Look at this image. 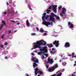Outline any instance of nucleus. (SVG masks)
Returning <instances> with one entry per match:
<instances>
[{
	"instance_id": "nucleus-1",
	"label": "nucleus",
	"mask_w": 76,
	"mask_h": 76,
	"mask_svg": "<svg viewBox=\"0 0 76 76\" xmlns=\"http://www.w3.org/2000/svg\"><path fill=\"white\" fill-rule=\"evenodd\" d=\"M51 15H46V13H44L42 15V19L43 20V23L42 25H46V26L48 27L49 25H51V23L50 22H48L47 21H45V19L46 20H47V18H48L49 17H50V19L49 20V21L50 22H54L55 20V18H54V17H57V15H55L54 13L53 12L51 13L50 14Z\"/></svg>"
},
{
	"instance_id": "nucleus-2",
	"label": "nucleus",
	"mask_w": 76,
	"mask_h": 76,
	"mask_svg": "<svg viewBox=\"0 0 76 76\" xmlns=\"http://www.w3.org/2000/svg\"><path fill=\"white\" fill-rule=\"evenodd\" d=\"M33 48L31 49V50L34 49H36L37 48H41L42 44H44V45H46L47 42L45 41H44L43 40H41L39 41H37L36 42H34L33 44Z\"/></svg>"
},
{
	"instance_id": "nucleus-3",
	"label": "nucleus",
	"mask_w": 76,
	"mask_h": 76,
	"mask_svg": "<svg viewBox=\"0 0 76 76\" xmlns=\"http://www.w3.org/2000/svg\"><path fill=\"white\" fill-rule=\"evenodd\" d=\"M57 5H52L51 6H50L49 8L46 10L47 13H48L49 12H51V9L52 7L53 8V11L55 13H57Z\"/></svg>"
},
{
	"instance_id": "nucleus-4",
	"label": "nucleus",
	"mask_w": 76,
	"mask_h": 76,
	"mask_svg": "<svg viewBox=\"0 0 76 76\" xmlns=\"http://www.w3.org/2000/svg\"><path fill=\"white\" fill-rule=\"evenodd\" d=\"M47 46L42 47V48L39 49V51L41 52H38L37 53V55L41 56L42 55V53H47Z\"/></svg>"
},
{
	"instance_id": "nucleus-5",
	"label": "nucleus",
	"mask_w": 76,
	"mask_h": 76,
	"mask_svg": "<svg viewBox=\"0 0 76 76\" xmlns=\"http://www.w3.org/2000/svg\"><path fill=\"white\" fill-rule=\"evenodd\" d=\"M48 61H45V66H46L47 69L49 65H46L48 63H50V64H52L53 63H54V61H53V58L51 59L50 57H49L48 58Z\"/></svg>"
},
{
	"instance_id": "nucleus-6",
	"label": "nucleus",
	"mask_w": 76,
	"mask_h": 76,
	"mask_svg": "<svg viewBox=\"0 0 76 76\" xmlns=\"http://www.w3.org/2000/svg\"><path fill=\"white\" fill-rule=\"evenodd\" d=\"M31 60L32 61H33L34 62V63H33V66L34 68H35V67H36V66H37V64L36 63H38V62H39V61L38 60L37 58L36 57H32Z\"/></svg>"
},
{
	"instance_id": "nucleus-7",
	"label": "nucleus",
	"mask_w": 76,
	"mask_h": 76,
	"mask_svg": "<svg viewBox=\"0 0 76 76\" xmlns=\"http://www.w3.org/2000/svg\"><path fill=\"white\" fill-rule=\"evenodd\" d=\"M57 67H58V65L56 64L53 67L49 68L48 69V72H53V71L55 70V69L56 68H57Z\"/></svg>"
},
{
	"instance_id": "nucleus-8",
	"label": "nucleus",
	"mask_w": 76,
	"mask_h": 76,
	"mask_svg": "<svg viewBox=\"0 0 76 76\" xmlns=\"http://www.w3.org/2000/svg\"><path fill=\"white\" fill-rule=\"evenodd\" d=\"M66 12V9L64 8H63L62 12L60 14L61 16L63 18V19H64L65 18L64 17V15H65Z\"/></svg>"
},
{
	"instance_id": "nucleus-9",
	"label": "nucleus",
	"mask_w": 76,
	"mask_h": 76,
	"mask_svg": "<svg viewBox=\"0 0 76 76\" xmlns=\"http://www.w3.org/2000/svg\"><path fill=\"white\" fill-rule=\"evenodd\" d=\"M34 72H35V76L37 75V73H40V75H41V73H42V71H39L37 68H36L34 69Z\"/></svg>"
},
{
	"instance_id": "nucleus-10",
	"label": "nucleus",
	"mask_w": 76,
	"mask_h": 76,
	"mask_svg": "<svg viewBox=\"0 0 76 76\" xmlns=\"http://www.w3.org/2000/svg\"><path fill=\"white\" fill-rule=\"evenodd\" d=\"M61 70H60L56 72V73H59L58 75H57V74H55L53 75H51V76H61L62 75V72H61Z\"/></svg>"
},
{
	"instance_id": "nucleus-11",
	"label": "nucleus",
	"mask_w": 76,
	"mask_h": 76,
	"mask_svg": "<svg viewBox=\"0 0 76 76\" xmlns=\"http://www.w3.org/2000/svg\"><path fill=\"white\" fill-rule=\"evenodd\" d=\"M59 41L55 40L53 42V44L54 45H55V46L56 47H58V45H59Z\"/></svg>"
},
{
	"instance_id": "nucleus-12",
	"label": "nucleus",
	"mask_w": 76,
	"mask_h": 76,
	"mask_svg": "<svg viewBox=\"0 0 76 76\" xmlns=\"http://www.w3.org/2000/svg\"><path fill=\"white\" fill-rule=\"evenodd\" d=\"M26 3L28 4V7L29 9L30 10H32V8L31 7V4H30V2L29 1H27V0H25Z\"/></svg>"
},
{
	"instance_id": "nucleus-13",
	"label": "nucleus",
	"mask_w": 76,
	"mask_h": 76,
	"mask_svg": "<svg viewBox=\"0 0 76 76\" xmlns=\"http://www.w3.org/2000/svg\"><path fill=\"white\" fill-rule=\"evenodd\" d=\"M68 26L69 28H74L73 25L72 24V23H70V22H68Z\"/></svg>"
},
{
	"instance_id": "nucleus-14",
	"label": "nucleus",
	"mask_w": 76,
	"mask_h": 76,
	"mask_svg": "<svg viewBox=\"0 0 76 76\" xmlns=\"http://www.w3.org/2000/svg\"><path fill=\"white\" fill-rule=\"evenodd\" d=\"M56 17V19H55V20L53 22H54V23H56L55 22V21H58V22H60V17L59 16H57V17Z\"/></svg>"
},
{
	"instance_id": "nucleus-15",
	"label": "nucleus",
	"mask_w": 76,
	"mask_h": 76,
	"mask_svg": "<svg viewBox=\"0 0 76 76\" xmlns=\"http://www.w3.org/2000/svg\"><path fill=\"white\" fill-rule=\"evenodd\" d=\"M64 47L66 48H69V47H70V43L69 42H66L64 45Z\"/></svg>"
},
{
	"instance_id": "nucleus-16",
	"label": "nucleus",
	"mask_w": 76,
	"mask_h": 76,
	"mask_svg": "<svg viewBox=\"0 0 76 76\" xmlns=\"http://www.w3.org/2000/svg\"><path fill=\"white\" fill-rule=\"evenodd\" d=\"M57 50H56L54 51V52H53L52 51H50V54H51L52 55V54H57Z\"/></svg>"
},
{
	"instance_id": "nucleus-17",
	"label": "nucleus",
	"mask_w": 76,
	"mask_h": 76,
	"mask_svg": "<svg viewBox=\"0 0 76 76\" xmlns=\"http://www.w3.org/2000/svg\"><path fill=\"white\" fill-rule=\"evenodd\" d=\"M26 23L27 25V26H28V28L29 27V26H30V23L29 22V21H28V20H27L26 21Z\"/></svg>"
},
{
	"instance_id": "nucleus-18",
	"label": "nucleus",
	"mask_w": 76,
	"mask_h": 76,
	"mask_svg": "<svg viewBox=\"0 0 76 76\" xmlns=\"http://www.w3.org/2000/svg\"><path fill=\"white\" fill-rule=\"evenodd\" d=\"M66 64H67V63H66V62H64L62 63V64L63 66H66Z\"/></svg>"
},
{
	"instance_id": "nucleus-19",
	"label": "nucleus",
	"mask_w": 76,
	"mask_h": 76,
	"mask_svg": "<svg viewBox=\"0 0 76 76\" xmlns=\"http://www.w3.org/2000/svg\"><path fill=\"white\" fill-rule=\"evenodd\" d=\"M47 45L49 47H53V45L52 44H51L50 45Z\"/></svg>"
},
{
	"instance_id": "nucleus-20",
	"label": "nucleus",
	"mask_w": 76,
	"mask_h": 76,
	"mask_svg": "<svg viewBox=\"0 0 76 76\" xmlns=\"http://www.w3.org/2000/svg\"><path fill=\"white\" fill-rule=\"evenodd\" d=\"M2 23L4 24V25L5 26L6 25V23H5V22H4V20H2Z\"/></svg>"
},
{
	"instance_id": "nucleus-21",
	"label": "nucleus",
	"mask_w": 76,
	"mask_h": 76,
	"mask_svg": "<svg viewBox=\"0 0 76 76\" xmlns=\"http://www.w3.org/2000/svg\"><path fill=\"white\" fill-rule=\"evenodd\" d=\"M39 31L40 32H43V31H44V30H43V29L42 28H41L40 29Z\"/></svg>"
},
{
	"instance_id": "nucleus-22",
	"label": "nucleus",
	"mask_w": 76,
	"mask_h": 76,
	"mask_svg": "<svg viewBox=\"0 0 76 76\" xmlns=\"http://www.w3.org/2000/svg\"><path fill=\"white\" fill-rule=\"evenodd\" d=\"M3 26H4L3 24L1 25V27H0V30H1V29H2V28H3Z\"/></svg>"
},
{
	"instance_id": "nucleus-23",
	"label": "nucleus",
	"mask_w": 76,
	"mask_h": 76,
	"mask_svg": "<svg viewBox=\"0 0 76 76\" xmlns=\"http://www.w3.org/2000/svg\"><path fill=\"white\" fill-rule=\"evenodd\" d=\"M35 29H36L37 30V31H39V29H38V28H34L33 29V31H35Z\"/></svg>"
},
{
	"instance_id": "nucleus-24",
	"label": "nucleus",
	"mask_w": 76,
	"mask_h": 76,
	"mask_svg": "<svg viewBox=\"0 0 76 76\" xmlns=\"http://www.w3.org/2000/svg\"><path fill=\"white\" fill-rule=\"evenodd\" d=\"M7 14V12H3V15H4V16H6V15Z\"/></svg>"
},
{
	"instance_id": "nucleus-25",
	"label": "nucleus",
	"mask_w": 76,
	"mask_h": 76,
	"mask_svg": "<svg viewBox=\"0 0 76 76\" xmlns=\"http://www.w3.org/2000/svg\"><path fill=\"white\" fill-rule=\"evenodd\" d=\"M31 35L32 36H34V35H36V34L35 33H32L31 34Z\"/></svg>"
},
{
	"instance_id": "nucleus-26",
	"label": "nucleus",
	"mask_w": 76,
	"mask_h": 76,
	"mask_svg": "<svg viewBox=\"0 0 76 76\" xmlns=\"http://www.w3.org/2000/svg\"><path fill=\"white\" fill-rule=\"evenodd\" d=\"M42 59V60H44V56H43V55H42L41 57Z\"/></svg>"
},
{
	"instance_id": "nucleus-27",
	"label": "nucleus",
	"mask_w": 76,
	"mask_h": 76,
	"mask_svg": "<svg viewBox=\"0 0 76 76\" xmlns=\"http://www.w3.org/2000/svg\"><path fill=\"white\" fill-rule=\"evenodd\" d=\"M13 57H16V53H13Z\"/></svg>"
},
{
	"instance_id": "nucleus-28",
	"label": "nucleus",
	"mask_w": 76,
	"mask_h": 76,
	"mask_svg": "<svg viewBox=\"0 0 76 76\" xmlns=\"http://www.w3.org/2000/svg\"><path fill=\"white\" fill-rule=\"evenodd\" d=\"M15 3H16V2L15 1H14L13 2V4L14 7H16V4H15Z\"/></svg>"
},
{
	"instance_id": "nucleus-29",
	"label": "nucleus",
	"mask_w": 76,
	"mask_h": 76,
	"mask_svg": "<svg viewBox=\"0 0 76 76\" xmlns=\"http://www.w3.org/2000/svg\"><path fill=\"white\" fill-rule=\"evenodd\" d=\"M62 7V6H60V7H59L58 8V9L59 10H61V7Z\"/></svg>"
},
{
	"instance_id": "nucleus-30",
	"label": "nucleus",
	"mask_w": 76,
	"mask_h": 76,
	"mask_svg": "<svg viewBox=\"0 0 76 76\" xmlns=\"http://www.w3.org/2000/svg\"><path fill=\"white\" fill-rule=\"evenodd\" d=\"M44 56H45L46 57H48V55L47 54L44 53Z\"/></svg>"
},
{
	"instance_id": "nucleus-31",
	"label": "nucleus",
	"mask_w": 76,
	"mask_h": 76,
	"mask_svg": "<svg viewBox=\"0 0 76 76\" xmlns=\"http://www.w3.org/2000/svg\"><path fill=\"white\" fill-rule=\"evenodd\" d=\"M7 44H8V43L7 42H5L4 43V45H7Z\"/></svg>"
},
{
	"instance_id": "nucleus-32",
	"label": "nucleus",
	"mask_w": 76,
	"mask_h": 76,
	"mask_svg": "<svg viewBox=\"0 0 76 76\" xmlns=\"http://www.w3.org/2000/svg\"><path fill=\"white\" fill-rule=\"evenodd\" d=\"M16 67H17L16 69H19V67L18 65H16ZM17 67H18V68H17Z\"/></svg>"
},
{
	"instance_id": "nucleus-33",
	"label": "nucleus",
	"mask_w": 76,
	"mask_h": 76,
	"mask_svg": "<svg viewBox=\"0 0 76 76\" xmlns=\"http://www.w3.org/2000/svg\"><path fill=\"white\" fill-rule=\"evenodd\" d=\"M1 48H3V47H4V45H1Z\"/></svg>"
},
{
	"instance_id": "nucleus-34",
	"label": "nucleus",
	"mask_w": 76,
	"mask_h": 76,
	"mask_svg": "<svg viewBox=\"0 0 76 76\" xmlns=\"http://www.w3.org/2000/svg\"><path fill=\"white\" fill-rule=\"evenodd\" d=\"M52 51H56V49H54V48H52Z\"/></svg>"
},
{
	"instance_id": "nucleus-35",
	"label": "nucleus",
	"mask_w": 76,
	"mask_h": 76,
	"mask_svg": "<svg viewBox=\"0 0 76 76\" xmlns=\"http://www.w3.org/2000/svg\"><path fill=\"white\" fill-rule=\"evenodd\" d=\"M8 32L9 34H10V33H11V30H8Z\"/></svg>"
},
{
	"instance_id": "nucleus-36",
	"label": "nucleus",
	"mask_w": 76,
	"mask_h": 76,
	"mask_svg": "<svg viewBox=\"0 0 76 76\" xmlns=\"http://www.w3.org/2000/svg\"><path fill=\"white\" fill-rule=\"evenodd\" d=\"M4 34H2V35L1 36V38H3L4 37Z\"/></svg>"
},
{
	"instance_id": "nucleus-37",
	"label": "nucleus",
	"mask_w": 76,
	"mask_h": 76,
	"mask_svg": "<svg viewBox=\"0 0 76 76\" xmlns=\"http://www.w3.org/2000/svg\"><path fill=\"white\" fill-rule=\"evenodd\" d=\"M10 22H13V23H15V21L13 20H11Z\"/></svg>"
},
{
	"instance_id": "nucleus-38",
	"label": "nucleus",
	"mask_w": 76,
	"mask_h": 76,
	"mask_svg": "<svg viewBox=\"0 0 76 76\" xmlns=\"http://www.w3.org/2000/svg\"><path fill=\"white\" fill-rule=\"evenodd\" d=\"M75 53H72V56H75Z\"/></svg>"
},
{
	"instance_id": "nucleus-39",
	"label": "nucleus",
	"mask_w": 76,
	"mask_h": 76,
	"mask_svg": "<svg viewBox=\"0 0 76 76\" xmlns=\"http://www.w3.org/2000/svg\"><path fill=\"white\" fill-rule=\"evenodd\" d=\"M74 57H75V58H76V55H75L74 56H73L72 57V58H74Z\"/></svg>"
},
{
	"instance_id": "nucleus-40",
	"label": "nucleus",
	"mask_w": 76,
	"mask_h": 76,
	"mask_svg": "<svg viewBox=\"0 0 76 76\" xmlns=\"http://www.w3.org/2000/svg\"><path fill=\"white\" fill-rule=\"evenodd\" d=\"M37 50H35L33 52H34V53H37V52L36 51Z\"/></svg>"
},
{
	"instance_id": "nucleus-41",
	"label": "nucleus",
	"mask_w": 76,
	"mask_h": 76,
	"mask_svg": "<svg viewBox=\"0 0 76 76\" xmlns=\"http://www.w3.org/2000/svg\"><path fill=\"white\" fill-rule=\"evenodd\" d=\"M47 33H45L43 34V35H47Z\"/></svg>"
},
{
	"instance_id": "nucleus-42",
	"label": "nucleus",
	"mask_w": 76,
	"mask_h": 76,
	"mask_svg": "<svg viewBox=\"0 0 76 76\" xmlns=\"http://www.w3.org/2000/svg\"><path fill=\"white\" fill-rule=\"evenodd\" d=\"M25 76H29V75H28L27 74H26L25 75Z\"/></svg>"
},
{
	"instance_id": "nucleus-43",
	"label": "nucleus",
	"mask_w": 76,
	"mask_h": 76,
	"mask_svg": "<svg viewBox=\"0 0 76 76\" xmlns=\"http://www.w3.org/2000/svg\"><path fill=\"white\" fill-rule=\"evenodd\" d=\"M6 3L7 6H9V3H8V2H7Z\"/></svg>"
},
{
	"instance_id": "nucleus-44",
	"label": "nucleus",
	"mask_w": 76,
	"mask_h": 76,
	"mask_svg": "<svg viewBox=\"0 0 76 76\" xmlns=\"http://www.w3.org/2000/svg\"><path fill=\"white\" fill-rule=\"evenodd\" d=\"M31 55H32V56H34V53H31Z\"/></svg>"
},
{
	"instance_id": "nucleus-45",
	"label": "nucleus",
	"mask_w": 76,
	"mask_h": 76,
	"mask_svg": "<svg viewBox=\"0 0 76 76\" xmlns=\"http://www.w3.org/2000/svg\"><path fill=\"white\" fill-rule=\"evenodd\" d=\"M71 16H72V17H74V15L73 14H71Z\"/></svg>"
},
{
	"instance_id": "nucleus-46",
	"label": "nucleus",
	"mask_w": 76,
	"mask_h": 76,
	"mask_svg": "<svg viewBox=\"0 0 76 76\" xmlns=\"http://www.w3.org/2000/svg\"><path fill=\"white\" fill-rule=\"evenodd\" d=\"M5 59H7V57L5 56Z\"/></svg>"
},
{
	"instance_id": "nucleus-47",
	"label": "nucleus",
	"mask_w": 76,
	"mask_h": 76,
	"mask_svg": "<svg viewBox=\"0 0 76 76\" xmlns=\"http://www.w3.org/2000/svg\"><path fill=\"white\" fill-rule=\"evenodd\" d=\"M64 70H64V69L62 71V72H63L64 71Z\"/></svg>"
},
{
	"instance_id": "nucleus-48",
	"label": "nucleus",
	"mask_w": 76,
	"mask_h": 76,
	"mask_svg": "<svg viewBox=\"0 0 76 76\" xmlns=\"http://www.w3.org/2000/svg\"><path fill=\"white\" fill-rule=\"evenodd\" d=\"M17 32V30H15L14 31V32Z\"/></svg>"
},
{
	"instance_id": "nucleus-49",
	"label": "nucleus",
	"mask_w": 76,
	"mask_h": 76,
	"mask_svg": "<svg viewBox=\"0 0 76 76\" xmlns=\"http://www.w3.org/2000/svg\"><path fill=\"white\" fill-rule=\"evenodd\" d=\"M20 23H18L17 24V25H20Z\"/></svg>"
},
{
	"instance_id": "nucleus-50",
	"label": "nucleus",
	"mask_w": 76,
	"mask_h": 76,
	"mask_svg": "<svg viewBox=\"0 0 76 76\" xmlns=\"http://www.w3.org/2000/svg\"><path fill=\"white\" fill-rule=\"evenodd\" d=\"M46 3H50V1H48L46 2Z\"/></svg>"
},
{
	"instance_id": "nucleus-51",
	"label": "nucleus",
	"mask_w": 76,
	"mask_h": 76,
	"mask_svg": "<svg viewBox=\"0 0 76 76\" xmlns=\"http://www.w3.org/2000/svg\"><path fill=\"white\" fill-rule=\"evenodd\" d=\"M76 66V64H74V66Z\"/></svg>"
},
{
	"instance_id": "nucleus-52",
	"label": "nucleus",
	"mask_w": 76,
	"mask_h": 76,
	"mask_svg": "<svg viewBox=\"0 0 76 76\" xmlns=\"http://www.w3.org/2000/svg\"><path fill=\"white\" fill-rule=\"evenodd\" d=\"M18 13V11H15V13Z\"/></svg>"
},
{
	"instance_id": "nucleus-53",
	"label": "nucleus",
	"mask_w": 76,
	"mask_h": 76,
	"mask_svg": "<svg viewBox=\"0 0 76 76\" xmlns=\"http://www.w3.org/2000/svg\"><path fill=\"white\" fill-rule=\"evenodd\" d=\"M10 1H11V2H9V3H12V0H10Z\"/></svg>"
},
{
	"instance_id": "nucleus-54",
	"label": "nucleus",
	"mask_w": 76,
	"mask_h": 76,
	"mask_svg": "<svg viewBox=\"0 0 76 76\" xmlns=\"http://www.w3.org/2000/svg\"><path fill=\"white\" fill-rule=\"evenodd\" d=\"M63 55H61V57H63Z\"/></svg>"
},
{
	"instance_id": "nucleus-55",
	"label": "nucleus",
	"mask_w": 76,
	"mask_h": 76,
	"mask_svg": "<svg viewBox=\"0 0 76 76\" xmlns=\"http://www.w3.org/2000/svg\"><path fill=\"white\" fill-rule=\"evenodd\" d=\"M69 56H72V55H71V54H69Z\"/></svg>"
},
{
	"instance_id": "nucleus-56",
	"label": "nucleus",
	"mask_w": 76,
	"mask_h": 76,
	"mask_svg": "<svg viewBox=\"0 0 76 76\" xmlns=\"http://www.w3.org/2000/svg\"><path fill=\"white\" fill-rule=\"evenodd\" d=\"M65 59H67V58H65L64 59L65 60Z\"/></svg>"
},
{
	"instance_id": "nucleus-57",
	"label": "nucleus",
	"mask_w": 76,
	"mask_h": 76,
	"mask_svg": "<svg viewBox=\"0 0 76 76\" xmlns=\"http://www.w3.org/2000/svg\"><path fill=\"white\" fill-rule=\"evenodd\" d=\"M61 60H59V62H61Z\"/></svg>"
},
{
	"instance_id": "nucleus-58",
	"label": "nucleus",
	"mask_w": 76,
	"mask_h": 76,
	"mask_svg": "<svg viewBox=\"0 0 76 76\" xmlns=\"http://www.w3.org/2000/svg\"><path fill=\"white\" fill-rule=\"evenodd\" d=\"M58 26H59L60 27H61V26H60V25H58Z\"/></svg>"
},
{
	"instance_id": "nucleus-59",
	"label": "nucleus",
	"mask_w": 76,
	"mask_h": 76,
	"mask_svg": "<svg viewBox=\"0 0 76 76\" xmlns=\"http://www.w3.org/2000/svg\"><path fill=\"white\" fill-rule=\"evenodd\" d=\"M56 60V58H55L54 59V60Z\"/></svg>"
},
{
	"instance_id": "nucleus-60",
	"label": "nucleus",
	"mask_w": 76,
	"mask_h": 76,
	"mask_svg": "<svg viewBox=\"0 0 76 76\" xmlns=\"http://www.w3.org/2000/svg\"><path fill=\"white\" fill-rule=\"evenodd\" d=\"M57 36H58V35H57V36H54V37H57Z\"/></svg>"
},
{
	"instance_id": "nucleus-61",
	"label": "nucleus",
	"mask_w": 76,
	"mask_h": 76,
	"mask_svg": "<svg viewBox=\"0 0 76 76\" xmlns=\"http://www.w3.org/2000/svg\"><path fill=\"white\" fill-rule=\"evenodd\" d=\"M61 29H63V27H61Z\"/></svg>"
},
{
	"instance_id": "nucleus-62",
	"label": "nucleus",
	"mask_w": 76,
	"mask_h": 76,
	"mask_svg": "<svg viewBox=\"0 0 76 76\" xmlns=\"http://www.w3.org/2000/svg\"><path fill=\"white\" fill-rule=\"evenodd\" d=\"M57 33V34H60V33Z\"/></svg>"
},
{
	"instance_id": "nucleus-63",
	"label": "nucleus",
	"mask_w": 76,
	"mask_h": 76,
	"mask_svg": "<svg viewBox=\"0 0 76 76\" xmlns=\"http://www.w3.org/2000/svg\"><path fill=\"white\" fill-rule=\"evenodd\" d=\"M75 73H76V72H74V74H75Z\"/></svg>"
},
{
	"instance_id": "nucleus-64",
	"label": "nucleus",
	"mask_w": 76,
	"mask_h": 76,
	"mask_svg": "<svg viewBox=\"0 0 76 76\" xmlns=\"http://www.w3.org/2000/svg\"><path fill=\"white\" fill-rule=\"evenodd\" d=\"M75 63L76 64V61H75Z\"/></svg>"
}]
</instances>
